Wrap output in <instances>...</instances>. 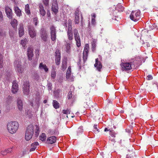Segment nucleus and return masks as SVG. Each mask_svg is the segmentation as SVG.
<instances>
[{
    "instance_id": "6ab92c4d",
    "label": "nucleus",
    "mask_w": 158,
    "mask_h": 158,
    "mask_svg": "<svg viewBox=\"0 0 158 158\" xmlns=\"http://www.w3.org/2000/svg\"><path fill=\"white\" fill-rule=\"evenodd\" d=\"M6 33L5 30L1 27H0V39H3L6 36Z\"/></svg>"
},
{
    "instance_id": "603ef678",
    "label": "nucleus",
    "mask_w": 158,
    "mask_h": 158,
    "mask_svg": "<svg viewBox=\"0 0 158 158\" xmlns=\"http://www.w3.org/2000/svg\"><path fill=\"white\" fill-rule=\"evenodd\" d=\"M38 22V19L37 17H35L33 18V22L35 26L37 25Z\"/></svg>"
},
{
    "instance_id": "a18cd8bd",
    "label": "nucleus",
    "mask_w": 158,
    "mask_h": 158,
    "mask_svg": "<svg viewBox=\"0 0 158 158\" xmlns=\"http://www.w3.org/2000/svg\"><path fill=\"white\" fill-rule=\"evenodd\" d=\"M73 32L74 35V37L77 36L78 35H80L78 32V30L77 29H73Z\"/></svg>"
},
{
    "instance_id": "338daca9",
    "label": "nucleus",
    "mask_w": 158,
    "mask_h": 158,
    "mask_svg": "<svg viewBox=\"0 0 158 158\" xmlns=\"http://www.w3.org/2000/svg\"><path fill=\"white\" fill-rule=\"evenodd\" d=\"M6 152V149L4 151H2L1 152V154L3 156L6 155L7 154V153Z\"/></svg>"
},
{
    "instance_id": "c85d7f7f",
    "label": "nucleus",
    "mask_w": 158,
    "mask_h": 158,
    "mask_svg": "<svg viewBox=\"0 0 158 158\" xmlns=\"http://www.w3.org/2000/svg\"><path fill=\"white\" fill-rule=\"evenodd\" d=\"M10 24L13 28H15L17 27V20L15 19H12V20L10 22Z\"/></svg>"
},
{
    "instance_id": "4d7b16f0",
    "label": "nucleus",
    "mask_w": 158,
    "mask_h": 158,
    "mask_svg": "<svg viewBox=\"0 0 158 158\" xmlns=\"http://www.w3.org/2000/svg\"><path fill=\"white\" fill-rule=\"evenodd\" d=\"M87 101H86L85 102V103H86V104L88 106L90 105L91 102H92V101L91 100L90 98H88L86 100Z\"/></svg>"
},
{
    "instance_id": "0eeeda50",
    "label": "nucleus",
    "mask_w": 158,
    "mask_h": 158,
    "mask_svg": "<svg viewBox=\"0 0 158 158\" xmlns=\"http://www.w3.org/2000/svg\"><path fill=\"white\" fill-rule=\"evenodd\" d=\"M57 0H53L52 4V10L55 14H56L58 12V7Z\"/></svg>"
},
{
    "instance_id": "2f4dec72",
    "label": "nucleus",
    "mask_w": 158,
    "mask_h": 158,
    "mask_svg": "<svg viewBox=\"0 0 158 158\" xmlns=\"http://www.w3.org/2000/svg\"><path fill=\"white\" fill-rule=\"evenodd\" d=\"M50 34L56 33V27L53 25L50 26Z\"/></svg>"
},
{
    "instance_id": "39448f33",
    "label": "nucleus",
    "mask_w": 158,
    "mask_h": 158,
    "mask_svg": "<svg viewBox=\"0 0 158 158\" xmlns=\"http://www.w3.org/2000/svg\"><path fill=\"white\" fill-rule=\"evenodd\" d=\"M135 12V11H132L130 17L131 20L135 22H136L139 20L138 17H139L140 16V12L139 11H137L136 13Z\"/></svg>"
},
{
    "instance_id": "412c9836",
    "label": "nucleus",
    "mask_w": 158,
    "mask_h": 158,
    "mask_svg": "<svg viewBox=\"0 0 158 158\" xmlns=\"http://www.w3.org/2000/svg\"><path fill=\"white\" fill-rule=\"evenodd\" d=\"M39 145L38 142H36L32 143L31 145V148L30 150V152H32L35 150L37 148V146Z\"/></svg>"
},
{
    "instance_id": "4c0bfd02",
    "label": "nucleus",
    "mask_w": 158,
    "mask_h": 158,
    "mask_svg": "<svg viewBox=\"0 0 158 158\" xmlns=\"http://www.w3.org/2000/svg\"><path fill=\"white\" fill-rule=\"evenodd\" d=\"M56 33L50 34L51 39V40L53 41H54L56 40Z\"/></svg>"
},
{
    "instance_id": "e2e57ef3",
    "label": "nucleus",
    "mask_w": 158,
    "mask_h": 158,
    "mask_svg": "<svg viewBox=\"0 0 158 158\" xmlns=\"http://www.w3.org/2000/svg\"><path fill=\"white\" fill-rule=\"evenodd\" d=\"M12 151V148H10L8 149H6V153H9L10 152H11Z\"/></svg>"
},
{
    "instance_id": "bf43d9fd",
    "label": "nucleus",
    "mask_w": 158,
    "mask_h": 158,
    "mask_svg": "<svg viewBox=\"0 0 158 158\" xmlns=\"http://www.w3.org/2000/svg\"><path fill=\"white\" fill-rule=\"evenodd\" d=\"M56 75V72L55 71H53L51 72V76L53 79L55 78Z\"/></svg>"
},
{
    "instance_id": "a211bd4d",
    "label": "nucleus",
    "mask_w": 158,
    "mask_h": 158,
    "mask_svg": "<svg viewBox=\"0 0 158 158\" xmlns=\"http://www.w3.org/2000/svg\"><path fill=\"white\" fill-rule=\"evenodd\" d=\"M56 140V137L55 136H52L48 138L47 139V141L48 143L52 144L55 143Z\"/></svg>"
},
{
    "instance_id": "aec40b11",
    "label": "nucleus",
    "mask_w": 158,
    "mask_h": 158,
    "mask_svg": "<svg viewBox=\"0 0 158 158\" xmlns=\"http://www.w3.org/2000/svg\"><path fill=\"white\" fill-rule=\"evenodd\" d=\"M19 37H22L24 34V29L22 24L19 25Z\"/></svg>"
},
{
    "instance_id": "79ce46f5",
    "label": "nucleus",
    "mask_w": 158,
    "mask_h": 158,
    "mask_svg": "<svg viewBox=\"0 0 158 158\" xmlns=\"http://www.w3.org/2000/svg\"><path fill=\"white\" fill-rule=\"evenodd\" d=\"M70 108H68L67 110H62V113L66 114H70Z\"/></svg>"
},
{
    "instance_id": "c756f323",
    "label": "nucleus",
    "mask_w": 158,
    "mask_h": 158,
    "mask_svg": "<svg viewBox=\"0 0 158 158\" xmlns=\"http://www.w3.org/2000/svg\"><path fill=\"white\" fill-rule=\"evenodd\" d=\"M66 52L69 53L70 52V49L71 48L70 45L72 43H70L69 42V43L66 41Z\"/></svg>"
},
{
    "instance_id": "49530a36",
    "label": "nucleus",
    "mask_w": 158,
    "mask_h": 158,
    "mask_svg": "<svg viewBox=\"0 0 158 158\" xmlns=\"http://www.w3.org/2000/svg\"><path fill=\"white\" fill-rule=\"evenodd\" d=\"M97 126V124H95L94 127V129L93 130V131L95 133H98L99 132V130L98 129Z\"/></svg>"
},
{
    "instance_id": "bb28decb",
    "label": "nucleus",
    "mask_w": 158,
    "mask_h": 158,
    "mask_svg": "<svg viewBox=\"0 0 158 158\" xmlns=\"http://www.w3.org/2000/svg\"><path fill=\"white\" fill-rule=\"evenodd\" d=\"M48 132L51 135H57L59 134L58 131L57 129L49 130Z\"/></svg>"
},
{
    "instance_id": "9b49d317",
    "label": "nucleus",
    "mask_w": 158,
    "mask_h": 158,
    "mask_svg": "<svg viewBox=\"0 0 158 158\" xmlns=\"http://www.w3.org/2000/svg\"><path fill=\"white\" fill-rule=\"evenodd\" d=\"M5 11L7 17L10 19L12 18V11L11 9L8 6L5 8Z\"/></svg>"
},
{
    "instance_id": "393cba45",
    "label": "nucleus",
    "mask_w": 158,
    "mask_h": 158,
    "mask_svg": "<svg viewBox=\"0 0 158 158\" xmlns=\"http://www.w3.org/2000/svg\"><path fill=\"white\" fill-rule=\"evenodd\" d=\"M14 10L15 13L16 14V15L20 17L22 15L21 10L19 9L18 7H14Z\"/></svg>"
},
{
    "instance_id": "72a5a7b5",
    "label": "nucleus",
    "mask_w": 158,
    "mask_h": 158,
    "mask_svg": "<svg viewBox=\"0 0 158 158\" xmlns=\"http://www.w3.org/2000/svg\"><path fill=\"white\" fill-rule=\"evenodd\" d=\"M71 73V68L70 66H69L68 69V70L66 73V77L67 78H69L70 75Z\"/></svg>"
},
{
    "instance_id": "864d4df0",
    "label": "nucleus",
    "mask_w": 158,
    "mask_h": 158,
    "mask_svg": "<svg viewBox=\"0 0 158 158\" xmlns=\"http://www.w3.org/2000/svg\"><path fill=\"white\" fill-rule=\"evenodd\" d=\"M49 0H43V2L45 6H47L49 5Z\"/></svg>"
},
{
    "instance_id": "774afa93",
    "label": "nucleus",
    "mask_w": 158,
    "mask_h": 158,
    "mask_svg": "<svg viewBox=\"0 0 158 158\" xmlns=\"http://www.w3.org/2000/svg\"><path fill=\"white\" fill-rule=\"evenodd\" d=\"M81 60L80 59H79V61L77 63V64H78V65L79 66V68L80 69H81Z\"/></svg>"
},
{
    "instance_id": "f8f14e48",
    "label": "nucleus",
    "mask_w": 158,
    "mask_h": 158,
    "mask_svg": "<svg viewBox=\"0 0 158 158\" xmlns=\"http://www.w3.org/2000/svg\"><path fill=\"white\" fill-rule=\"evenodd\" d=\"M55 63L56 65H59L60 63V54L59 52V50L57 49L56 52Z\"/></svg>"
},
{
    "instance_id": "0e129e2a",
    "label": "nucleus",
    "mask_w": 158,
    "mask_h": 158,
    "mask_svg": "<svg viewBox=\"0 0 158 158\" xmlns=\"http://www.w3.org/2000/svg\"><path fill=\"white\" fill-rule=\"evenodd\" d=\"M3 20V16L2 12L0 11V21H2Z\"/></svg>"
},
{
    "instance_id": "a19ab883",
    "label": "nucleus",
    "mask_w": 158,
    "mask_h": 158,
    "mask_svg": "<svg viewBox=\"0 0 158 158\" xmlns=\"http://www.w3.org/2000/svg\"><path fill=\"white\" fill-rule=\"evenodd\" d=\"M3 65V63L2 60V56L0 53V68H2Z\"/></svg>"
},
{
    "instance_id": "6e6d98bb",
    "label": "nucleus",
    "mask_w": 158,
    "mask_h": 158,
    "mask_svg": "<svg viewBox=\"0 0 158 158\" xmlns=\"http://www.w3.org/2000/svg\"><path fill=\"white\" fill-rule=\"evenodd\" d=\"M73 96L72 91L70 90L68 95V98L69 99H71Z\"/></svg>"
},
{
    "instance_id": "ea45409f",
    "label": "nucleus",
    "mask_w": 158,
    "mask_h": 158,
    "mask_svg": "<svg viewBox=\"0 0 158 158\" xmlns=\"http://www.w3.org/2000/svg\"><path fill=\"white\" fill-rule=\"evenodd\" d=\"M83 129L82 127H80L78 128L77 131V135H79L83 131Z\"/></svg>"
},
{
    "instance_id": "69168bd1",
    "label": "nucleus",
    "mask_w": 158,
    "mask_h": 158,
    "mask_svg": "<svg viewBox=\"0 0 158 158\" xmlns=\"http://www.w3.org/2000/svg\"><path fill=\"white\" fill-rule=\"evenodd\" d=\"M148 80H151L152 79V77L150 75H148L146 78Z\"/></svg>"
},
{
    "instance_id": "473e14b6",
    "label": "nucleus",
    "mask_w": 158,
    "mask_h": 158,
    "mask_svg": "<svg viewBox=\"0 0 158 158\" xmlns=\"http://www.w3.org/2000/svg\"><path fill=\"white\" fill-rule=\"evenodd\" d=\"M67 63L66 62L65 60H63L62 61V66H61V69L63 71H64L66 69L67 67Z\"/></svg>"
},
{
    "instance_id": "6e6552de",
    "label": "nucleus",
    "mask_w": 158,
    "mask_h": 158,
    "mask_svg": "<svg viewBox=\"0 0 158 158\" xmlns=\"http://www.w3.org/2000/svg\"><path fill=\"white\" fill-rule=\"evenodd\" d=\"M122 69L123 71H127L132 68L131 64L130 63H125L121 64Z\"/></svg>"
},
{
    "instance_id": "37998d69",
    "label": "nucleus",
    "mask_w": 158,
    "mask_h": 158,
    "mask_svg": "<svg viewBox=\"0 0 158 158\" xmlns=\"http://www.w3.org/2000/svg\"><path fill=\"white\" fill-rule=\"evenodd\" d=\"M68 30H73L72 26V20L69 19L68 20Z\"/></svg>"
},
{
    "instance_id": "cd10ccee",
    "label": "nucleus",
    "mask_w": 158,
    "mask_h": 158,
    "mask_svg": "<svg viewBox=\"0 0 158 158\" xmlns=\"http://www.w3.org/2000/svg\"><path fill=\"white\" fill-rule=\"evenodd\" d=\"M115 9L119 12H122L124 8L121 4H118L115 7Z\"/></svg>"
},
{
    "instance_id": "1a4fd4ad",
    "label": "nucleus",
    "mask_w": 158,
    "mask_h": 158,
    "mask_svg": "<svg viewBox=\"0 0 158 158\" xmlns=\"http://www.w3.org/2000/svg\"><path fill=\"white\" fill-rule=\"evenodd\" d=\"M17 106L19 110L21 111L23 110V104L21 97H19L17 99Z\"/></svg>"
},
{
    "instance_id": "13d9d810",
    "label": "nucleus",
    "mask_w": 158,
    "mask_h": 158,
    "mask_svg": "<svg viewBox=\"0 0 158 158\" xmlns=\"http://www.w3.org/2000/svg\"><path fill=\"white\" fill-rule=\"evenodd\" d=\"M96 45V44L95 43L93 42L92 44V49L93 51L94 52L95 50Z\"/></svg>"
},
{
    "instance_id": "a878e982",
    "label": "nucleus",
    "mask_w": 158,
    "mask_h": 158,
    "mask_svg": "<svg viewBox=\"0 0 158 158\" xmlns=\"http://www.w3.org/2000/svg\"><path fill=\"white\" fill-rule=\"evenodd\" d=\"M39 68L40 69H44L46 72L48 71V69L45 64H43V63H41L40 64Z\"/></svg>"
},
{
    "instance_id": "e433bc0d",
    "label": "nucleus",
    "mask_w": 158,
    "mask_h": 158,
    "mask_svg": "<svg viewBox=\"0 0 158 158\" xmlns=\"http://www.w3.org/2000/svg\"><path fill=\"white\" fill-rule=\"evenodd\" d=\"M40 139L42 141H44L46 138V136L45 134L43 133L40 136Z\"/></svg>"
},
{
    "instance_id": "dca6fc26",
    "label": "nucleus",
    "mask_w": 158,
    "mask_h": 158,
    "mask_svg": "<svg viewBox=\"0 0 158 158\" xmlns=\"http://www.w3.org/2000/svg\"><path fill=\"white\" fill-rule=\"evenodd\" d=\"M94 65L98 71H101V69L102 68V65L101 62L98 60V58L95 59V63Z\"/></svg>"
},
{
    "instance_id": "f3484780",
    "label": "nucleus",
    "mask_w": 158,
    "mask_h": 158,
    "mask_svg": "<svg viewBox=\"0 0 158 158\" xmlns=\"http://www.w3.org/2000/svg\"><path fill=\"white\" fill-rule=\"evenodd\" d=\"M39 6L40 12V15L42 16H44L46 14V11L44 9V8L42 5V4L41 3H40Z\"/></svg>"
},
{
    "instance_id": "8fccbe9b",
    "label": "nucleus",
    "mask_w": 158,
    "mask_h": 158,
    "mask_svg": "<svg viewBox=\"0 0 158 158\" xmlns=\"http://www.w3.org/2000/svg\"><path fill=\"white\" fill-rule=\"evenodd\" d=\"M12 98L11 97L10 95L8 96L6 98H5V100L7 103H9L12 100Z\"/></svg>"
},
{
    "instance_id": "5701e85b",
    "label": "nucleus",
    "mask_w": 158,
    "mask_h": 158,
    "mask_svg": "<svg viewBox=\"0 0 158 158\" xmlns=\"http://www.w3.org/2000/svg\"><path fill=\"white\" fill-rule=\"evenodd\" d=\"M74 37L75 40L76 41V44L77 46L78 47H80L81 46V43L80 35H78L77 36Z\"/></svg>"
},
{
    "instance_id": "de8ad7c7",
    "label": "nucleus",
    "mask_w": 158,
    "mask_h": 158,
    "mask_svg": "<svg viewBox=\"0 0 158 158\" xmlns=\"http://www.w3.org/2000/svg\"><path fill=\"white\" fill-rule=\"evenodd\" d=\"M75 20L74 22L76 24H78L79 23V21L80 19V16H75Z\"/></svg>"
},
{
    "instance_id": "680f3d73",
    "label": "nucleus",
    "mask_w": 158,
    "mask_h": 158,
    "mask_svg": "<svg viewBox=\"0 0 158 158\" xmlns=\"http://www.w3.org/2000/svg\"><path fill=\"white\" fill-rule=\"evenodd\" d=\"M96 22L95 19L94 18H92L91 24L93 25H95L96 24Z\"/></svg>"
},
{
    "instance_id": "3c124183",
    "label": "nucleus",
    "mask_w": 158,
    "mask_h": 158,
    "mask_svg": "<svg viewBox=\"0 0 158 158\" xmlns=\"http://www.w3.org/2000/svg\"><path fill=\"white\" fill-rule=\"evenodd\" d=\"M47 86L48 90L49 91L52 90V84L51 83H50L49 82H48L47 83Z\"/></svg>"
},
{
    "instance_id": "20e7f679",
    "label": "nucleus",
    "mask_w": 158,
    "mask_h": 158,
    "mask_svg": "<svg viewBox=\"0 0 158 158\" xmlns=\"http://www.w3.org/2000/svg\"><path fill=\"white\" fill-rule=\"evenodd\" d=\"M40 37L44 42H46L48 39V35L47 31L44 27L41 28L40 31Z\"/></svg>"
},
{
    "instance_id": "4468645a",
    "label": "nucleus",
    "mask_w": 158,
    "mask_h": 158,
    "mask_svg": "<svg viewBox=\"0 0 158 158\" xmlns=\"http://www.w3.org/2000/svg\"><path fill=\"white\" fill-rule=\"evenodd\" d=\"M67 35L70 43H72V40L73 39V30H68L67 31Z\"/></svg>"
},
{
    "instance_id": "ddd939ff",
    "label": "nucleus",
    "mask_w": 158,
    "mask_h": 158,
    "mask_svg": "<svg viewBox=\"0 0 158 158\" xmlns=\"http://www.w3.org/2000/svg\"><path fill=\"white\" fill-rule=\"evenodd\" d=\"M33 49L31 47H29L27 51V55L28 59L29 60H32V58L33 56Z\"/></svg>"
},
{
    "instance_id": "4be33fe9",
    "label": "nucleus",
    "mask_w": 158,
    "mask_h": 158,
    "mask_svg": "<svg viewBox=\"0 0 158 158\" xmlns=\"http://www.w3.org/2000/svg\"><path fill=\"white\" fill-rule=\"evenodd\" d=\"M12 73L11 71H7L5 75V78L8 81H10L11 77V76Z\"/></svg>"
},
{
    "instance_id": "9d476101",
    "label": "nucleus",
    "mask_w": 158,
    "mask_h": 158,
    "mask_svg": "<svg viewBox=\"0 0 158 158\" xmlns=\"http://www.w3.org/2000/svg\"><path fill=\"white\" fill-rule=\"evenodd\" d=\"M28 30L29 34L31 38H33L36 36V33L35 29L32 26H29Z\"/></svg>"
},
{
    "instance_id": "09e8293b",
    "label": "nucleus",
    "mask_w": 158,
    "mask_h": 158,
    "mask_svg": "<svg viewBox=\"0 0 158 158\" xmlns=\"http://www.w3.org/2000/svg\"><path fill=\"white\" fill-rule=\"evenodd\" d=\"M27 41V40L26 39H25L24 40H22L21 41L20 43L24 47L26 44Z\"/></svg>"
},
{
    "instance_id": "f257e3e1",
    "label": "nucleus",
    "mask_w": 158,
    "mask_h": 158,
    "mask_svg": "<svg viewBox=\"0 0 158 158\" xmlns=\"http://www.w3.org/2000/svg\"><path fill=\"white\" fill-rule=\"evenodd\" d=\"M35 128V135L36 136L39 135L40 132L39 127L37 125H35L34 127L32 125H29L27 128L26 131L25 138L27 140H30L33 136L34 133V129Z\"/></svg>"
},
{
    "instance_id": "58836bf2",
    "label": "nucleus",
    "mask_w": 158,
    "mask_h": 158,
    "mask_svg": "<svg viewBox=\"0 0 158 158\" xmlns=\"http://www.w3.org/2000/svg\"><path fill=\"white\" fill-rule=\"evenodd\" d=\"M88 53V52H83V59L84 63L87 60Z\"/></svg>"
},
{
    "instance_id": "b1692460",
    "label": "nucleus",
    "mask_w": 158,
    "mask_h": 158,
    "mask_svg": "<svg viewBox=\"0 0 158 158\" xmlns=\"http://www.w3.org/2000/svg\"><path fill=\"white\" fill-rule=\"evenodd\" d=\"M39 52H37L35 54V59L33 60V66H35L37 64L39 57Z\"/></svg>"
},
{
    "instance_id": "2eb2a0df",
    "label": "nucleus",
    "mask_w": 158,
    "mask_h": 158,
    "mask_svg": "<svg viewBox=\"0 0 158 158\" xmlns=\"http://www.w3.org/2000/svg\"><path fill=\"white\" fill-rule=\"evenodd\" d=\"M18 90V85L15 81H14L12 83V92L15 94L16 93Z\"/></svg>"
},
{
    "instance_id": "7c9ffc66",
    "label": "nucleus",
    "mask_w": 158,
    "mask_h": 158,
    "mask_svg": "<svg viewBox=\"0 0 158 158\" xmlns=\"http://www.w3.org/2000/svg\"><path fill=\"white\" fill-rule=\"evenodd\" d=\"M40 98L39 96H37L35 98V105H36V106L38 107L40 105Z\"/></svg>"
},
{
    "instance_id": "c9c22d12",
    "label": "nucleus",
    "mask_w": 158,
    "mask_h": 158,
    "mask_svg": "<svg viewBox=\"0 0 158 158\" xmlns=\"http://www.w3.org/2000/svg\"><path fill=\"white\" fill-rule=\"evenodd\" d=\"M53 105L55 109H57L59 107V104L56 100L53 101Z\"/></svg>"
},
{
    "instance_id": "052dcab7",
    "label": "nucleus",
    "mask_w": 158,
    "mask_h": 158,
    "mask_svg": "<svg viewBox=\"0 0 158 158\" xmlns=\"http://www.w3.org/2000/svg\"><path fill=\"white\" fill-rule=\"evenodd\" d=\"M110 135L113 137H115V135L116 133H114V132L113 131H110Z\"/></svg>"
},
{
    "instance_id": "c03bdc74",
    "label": "nucleus",
    "mask_w": 158,
    "mask_h": 158,
    "mask_svg": "<svg viewBox=\"0 0 158 158\" xmlns=\"http://www.w3.org/2000/svg\"><path fill=\"white\" fill-rule=\"evenodd\" d=\"M89 49V45L88 44H86L85 45L84 50L83 52H88Z\"/></svg>"
},
{
    "instance_id": "5fc2aeb1",
    "label": "nucleus",
    "mask_w": 158,
    "mask_h": 158,
    "mask_svg": "<svg viewBox=\"0 0 158 158\" xmlns=\"http://www.w3.org/2000/svg\"><path fill=\"white\" fill-rule=\"evenodd\" d=\"M81 13V12L79 10V9L78 8H77L76 10L75 13V16H79V15Z\"/></svg>"
},
{
    "instance_id": "f03ea898",
    "label": "nucleus",
    "mask_w": 158,
    "mask_h": 158,
    "mask_svg": "<svg viewBox=\"0 0 158 158\" xmlns=\"http://www.w3.org/2000/svg\"><path fill=\"white\" fill-rule=\"evenodd\" d=\"M19 125L16 121H10L7 125V129L9 132L12 134L15 133L18 129Z\"/></svg>"
},
{
    "instance_id": "423d86ee",
    "label": "nucleus",
    "mask_w": 158,
    "mask_h": 158,
    "mask_svg": "<svg viewBox=\"0 0 158 158\" xmlns=\"http://www.w3.org/2000/svg\"><path fill=\"white\" fill-rule=\"evenodd\" d=\"M29 84L28 82H24L23 88V93L26 95H28L29 93Z\"/></svg>"
},
{
    "instance_id": "f704fd0d",
    "label": "nucleus",
    "mask_w": 158,
    "mask_h": 158,
    "mask_svg": "<svg viewBox=\"0 0 158 158\" xmlns=\"http://www.w3.org/2000/svg\"><path fill=\"white\" fill-rule=\"evenodd\" d=\"M25 12L27 14L29 15L30 14V11L29 10V5L28 4H27L25 6Z\"/></svg>"
},
{
    "instance_id": "7ed1b4c3",
    "label": "nucleus",
    "mask_w": 158,
    "mask_h": 158,
    "mask_svg": "<svg viewBox=\"0 0 158 158\" xmlns=\"http://www.w3.org/2000/svg\"><path fill=\"white\" fill-rule=\"evenodd\" d=\"M21 64V62L18 60H15L14 63L15 70L19 74L22 73L24 71L23 68Z\"/></svg>"
}]
</instances>
